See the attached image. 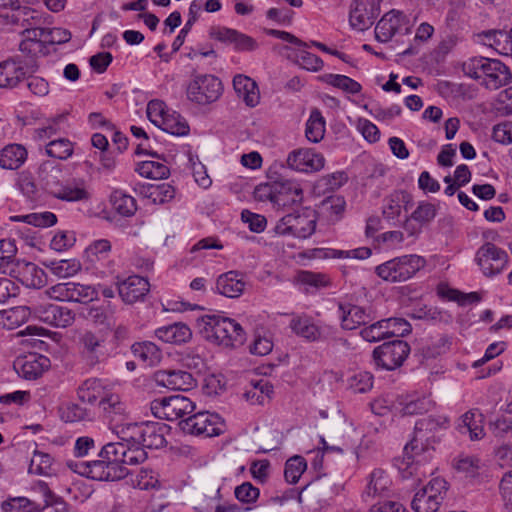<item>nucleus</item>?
<instances>
[{
    "mask_svg": "<svg viewBox=\"0 0 512 512\" xmlns=\"http://www.w3.org/2000/svg\"><path fill=\"white\" fill-rule=\"evenodd\" d=\"M80 343L83 346V355L91 366L106 361L114 354V348L110 347L106 338L101 334L87 331L81 336Z\"/></svg>",
    "mask_w": 512,
    "mask_h": 512,
    "instance_id": "obj_15",
    "label": "nucleus"
},
{
    "mask_svg": "<svg viewBox=\"0 0 512 512\" xmlns=\"http://www.w3.org/2000/svg\"><path fill=\"white\" fill-rule=\"evenodd\" d=\"M288 166L300 172H316L324 167V156L312 148H299L291 151L287 157Z\"/></svg>",
    "mask_w": 512,
    "mask_h": 512,
    "instance_id": "obj_18",
    "label": "nucleus"
},
{
    "mask_svg": "<svg viewBox=\"0 0 512 512\" xmlns=\"http://www.w3.org/2000/svg\"><path fill=\"white\" fill-rule=\"evenodd\" d=\"M426 260L419 255L410 254L393 258L375 268V273L385 281L403 282L424 268Z\"/></svg>",
    "mask_w": 512,
    "mask_h": 512,
    "instance_id": "obj_6",
    "label": "nucleus"
},
{
    "mask_svg": "<svg viewBox=\"0 0 512 512\" xmlns=\"http://www.w3.org/2000/svg\"><path fill=\"white\" fill-rule=\"evenodd\" d=\"M245 285L243 274L232 270L218 276L215 291L228 298H238L243 294Z\"/></svg>",
    "mask_w": 512,
    "mask_h": 512,
    "instance_id": "obj_29",
    "label": "nucleus"
},
{
    "mask_svg": "<svg viewBox=\"0 0 512 512\" xmlns=\"http://www.w3.org/2000/svg\"><path fill=\"white\" fill-rule=\"evenodd\" d=\"M202 9V4L198 0H194L191 2L188 13V20L186 21L184 27L180 30L179 34L176 36L172 43V51L177 52L180 47L183 45L185 38L191 27L198 19V14Z\"/></svg>",
    "mask_w": 512,
    "mask_h": 512,
    "instance_id": "obj_46",
    "label": "nucleus"
},
{
    "mask_svg": "<svg viewBox=\"0 0 512 512\" xmlns=\"http://www.w3.org/2000/svg\"><path fill=\"white\" fill-rule=\"evenodd\" d=\"M465 75L473 79H482L481 84L490 90H497L512 80L510 69L498 59L477 56L462 64Z\"/></svg>",
    "mask_w": 512,
    "mask_h": 512,
    "instance_id": "obj_3",
    "label": "nucleus"
},
{
    "mask_svg": "<svg viewBox=\"0 0 512 512\" xmlns=\"http://www.w3.org/2000/svg\"><path fill=\"white\" fill-rule=\"evenodd\" d=\"M12 273L19 282L29 288L40 289L47 284L45 271L32 262L17 260Z\"/></svg>",
    "mask_w": 512,
    "mask_h": 512,
    "instance_id": "obj_25",
    "label": "nucleus"
},
{
    "mask_svg": "<svg viewBox=\"0 0 512 512\" xmlns=\"http://www.w3.org/2000/svg\"><path fill=\"white\" fill-rule=\"evenodd\" d=\"M37 69L36 62L23 60L20 55L0 62V88L16 87L25 78L26 73H34Z\"/></svg>",
    "mask_w": 512,
    "mask_h": 512,
    "instance_id": "obj_12",
    "label": "nucleus"
},
{
    "mask_svg": "<svg viewBox=\"0 0 512 512\" xmlns=\"http://www.w3.org/2000/svg\"><path fill=\"white\" fill-rule=\"evenodd\" d=\"M298 279L302 284L317 289L327 287L330 284V280L326 274L311 271L300 272Z\"/></svg>",
    "mask_w": 512,
    "mask_h": 512,
    "instance_id": "obj_61",
    "label": "nucleus"
},
{
    "mask_svg": "<svg viewBox=\"0 0 512 512\" xmlns=\"http://www.w3.org/2000/svg\"><path fill=\"white\" fill-rule=\"evenodd\" d=\"M508 259L507 252L491 242L481 245L475 255V261L487 277L500 274L506 267Z\"/></svg>",
    "mask_w": 512,
    "mask_h": 512,
    "instance_id": "obj_14",
    "label": "nucleus"
},
{
    "mask_svg": "<svg viewBox=\"0 0 512 512\" xmlns=\"http://www.w3.org/2000/svg\"><path fill=\"white\" fill-rule=\"evenodd\" d=\"M116 285L119 296L126 304L142 301L150 289L148 280L138 275H131L123 280L117 277Z\"/></svg>",
    "mask_w": 512,
    "mask_h": 512,
    "instance_id": "obj_21",
    "label": "nucleus"
},
{
    "mask_svg": "<svg viewBox=\"0 0 512 512\" xmlns=\"http://www.w3.org/2000/svg\"><path fill=\"white\" fill-rule=\"evenodd\" d=\"M3 509L5 512H41L43 506L25 497H18L11 499L9 502H4Z\"/></svg>",
    "mask_w": 512,
    "mask_h": 512,
    "instance_id": "obj_55",
    "label": "nucleus"
},
{
    "mask_svg": "<svg viewBox=\"0 0 512 512\" xmlns=\"http://www.w3.org/2000/svg\"><path fill=\"white\" fill-rule=\"evenodd\" d=\"M484 36L488 44L498 53L510 56V53H512V35L510 34V30H490L485 32Z\"/></svg>",
    "mask_w": 512,
    "mask_h": 512,
    "instance_id": "obj_40",
    "label": "nucleus"
},
{
    "mask_svg": "<svg viewBox=\"0 0 512 512\" xmlns=\"http://www.w3.org/2000/svg\"><path fill=\"white\" fill-rule=\"evenodd\" d=\"M222 426L221 417L208 411L190 414L179 422V427L185 434L204 437L218 436L222 433Z\"/></svg>",
    "mask_w": 512,
    "mask_h": 512,
    "instance_id": "obj_10",
    "label": "nucleus"
},
{
    "mask_svg": "<svg viewBox=\"0 0 512 512\" xmlns=\"http://www.w3.org/2000/svg\"><path fill=\"white\" fill-rule=\"evenodd\" d=\"M402 405L401 412L403 415H417L431 411L435 402L428 395L409 396L400 402Z\"/></svg>",
    "mask_w": 512,
    "mask_h": 512,
    "instance_id": "obj_36",
    "label": "nucleus"
},
{
    "mask_svg": "<svg viewBox=\"0 0 512 512\" xmlns=\"http://www.w3.org/2000/svg\"><path fill=\"white\" fill-rule=\"evenodd\" d=\"M49 166H51L49 163H44L39 169V177L48 194L67 202L86 201L90 198V193L83 184L61 183L59 181L61 171L56 167H51L48 171Z\"/></svg>",
    "mask_w": 512,
    "mask_h": 512,
    "instance_id": "obj_5",
    "label": "nucleus"
},
{
    "mask_svg": "<svg viewBox=\"0 0 512 512\" xmlns=\"http://www.w3.org/2000/svg\"><path fill=\"white\" fill-rule=\"evenodd\" d=\"M448 423V419L443 416H428L419 419L415 424L414 437L404 447V460L406 469H410L409 474L416 473V468H413L414 462L419 463L427 460L425 456L427 453L431 457L430 450H434V438L429 433L443 427Z\"/></svg>",
    "mask_w": 512,
    "mask_h": 512,
    "instance_id": "obj_1",
    "label": "nucleus"
},
{
    "mask_svg": "<svg viewBox=\"0 0 512 512\" xmlns=\"http://www.w3.org/2000/svg\"><path fill=\"white\" fill-rule=\"evenodd\" d=\"M98 457L106 460L118 475L125 478L129 473L128 466H135L147 459V453L139 446L127 443L109 442L101 447Z\"/></svg>",
    "mask_w": 512,
    "mask_h": 512,
    "instance_id": "obj_4",
    "label": "nucleus"
},
{
    "mask_svg": "<svg viewBox=\"0 0 512 512\" xmlns=\"http://www.w3.org/2000/svg\"><path fill=\"white\" fill-rule=\"evenodd\" d=\"M50 366V360L43 355L30 353L19 356L13 363L15 372L26 380H35Z\"/></svg>",
    "mask_w": 512,
    "mask_h": 512,
    "instance_id": "obj_22",
    "label": "nucleus"
},
{
    "mask_svg": "<svg viewBox=\"0 0 512 512\" xmlns=\"http://www.w3.org/2000/svg\"><path fill=\"white\" fill-rule=\"evenodd\" d=\"M61 418L65 422L92 421L94 415L90 409L76 403H68L61 410Z\"/></svg>",
    "mask_w": 512,
    "mask_h": 512,
    "instance_id": "obj_51",
    "label": "nucleus"
},
{
    "mask_svg": "<svg viewBox=\"0 0 512 512\" xmlns=\"http://www.w3.org/2000/svg\"><path fill=\"white\" fill-rule=\"evenodd\" d=\"M159 128L174 136H185L190 131L186 119L177 112L168 113Z\"/></svg>",
    "mask_w": 512,
    "mask_h": 512,
    "instance_id": "obj_43",
    "label": "nucleus"
},
{
    "mask_svg": "<svg viewBox=\"0 0 512 512\" xmlns=\"http://www.w3.org/2000/svg\"><path fill=\"white\" fill-rule=\"evenodd\" d=\"M73 470L82 476L97 481H117L123 479L121 475H118L117 470L112 469L110 464L103 458L75 464Z\"/></svg>",
    "mask_w": 512,
    "mask_h": 512,
    "instance_id": "obj_26",
    "label": "nucleus"
},
{
    "mask_svg": "<svg viewBox=\"0 0 512 512\" xmlns=\"http://www.w3.org/2000/svg\"><path fill=\"white\" fill-rule=\"evenodd\" d=\"M408 23L407 15L398 10H391L376 24L375 37L380 42H388L395 34L402 30L403 25Z\"/></svg>",
    "mask_w": 512,
    "mask_h": 512,
    "instance_id": "obj_28",
    "label": "nucleus"
},
{
    "mask_svg": "<svg viewBox=\"0 0 512 512\" xmlns=\"http://www.w3.org/2000/svg\"><path fill=\"white\" fill-rule=\"evenodd\" d=\"M147 117L157 127L161 124V120H164L168 111H166V105L163 101L154 99L151 100L147 105Z\"/></svg>",
    "mask_w": 512,
    "mask_h": 512,
    "instance_id": "obj_62",
    "label": "nucleus"
},
{
    "mask_svg": "<svg viewBox=\"0 0 512 512\" xmlns=\"http://www.w3.org/2000/svg\"><path fill=\"white\" fill-rule=\"evenodd\" d=\"M410 353V346L403 340L385 342L373 350V359L377 366L394 370L400 367Z\"/></svg>",
    "mask_w": 512,
    "mask_h": 512,
    "instance_id": "obj_13",
    "label": "nucleus"
},
{
    "mask_svg": "<svg viewBox=\"0 0 512 512\" xmlns=\"http://www.w3.org/2000/svg\"><path fill=\"white\" fill-rule=\"evenodd\" d=\"M291 330L298 336L309 341H317L322 336V329L308 316L294 317L289 324Z\"/></svg>",
    "mask_w": 512,
    "mask_h": 512,
    "instance_id": "obj_34",
    "label": "nucleus"
},
{
    "mask_svg": "<svg viewBox=\"0 0 512 512\" xmlns=\"http://www.w3.org/2000/svg\"><path fill=\"white\" fill-rule=\"evenodd\" d=\"M69 302L86 304L98 297L97 290L91 285L70 282Z\"/></svg>",
    "mask_w": 512,
    "mask_h": 512,
    "instance_id": "obj_50",
    "label": "nucleus"
},
{
    "mask_svg": "<svg viewBox=\"0 0 512 512\" xmlns=\"http://www.w3.org/2000/svg\"><path fill=\"white\" fill-rule=\"evenodd\" d=\"M145 196L155 204H164L175 197V188L169 183L149 185L145 188Z\"/></svg>",
    "mask_w": 512,
    "mask_h": 512,
    "instance_id": "obj_47",
    "label": "nucleus"
},
{
    "mask_svg": "<svg viewBox=\"0 0 512 512\" xmlns=\"http://www.w3.org/2000/svg\"><path fill=\"white\" fill-rule=\"evenodd\" d=\"M99 408L103 416L110 422L120 421L124 415L126 407L117 394H108L99 401Z\"/></svg>",
    "mask_w": 512,
    "mask_h": 512,
    "instance_id": "obj_37",
    "label": "nucleus"
},
{
    "mask_svg": "<svg viewBox=\"0 0 512 512\" xmlns=\"http://www.w3.org/2000/svg\"><path fill=\"white\" fill-rule=\"evenodd\" d=\"M136 171L143 177L150 179H165L169 176L168 166L159 161L147 160L138 164Z\"/></svg>",
    "mask_w": 512,
    "mask_h": 512,
    "instance_id": "obj_45",
    "label": "nucleus"
},
{
    "mask_svg": "<svg viewBox=\"0 0 512 512\" xmlns=\"http://www.w3.org/2000/svg\"><path fill=\"white\" fill-rule=\"evenodd\" d=\"M234 494L240 502L250 504L258 499L260 491L250 482H244L235 488Z\"/></svg>",
    "mask_w": 512,
    "mask_h": 512,
    "instance_id": "obj_64",
    "label": "nucleus"
},
{
    "mask_svg": "<svg viewBox=\"0 0 512 512\" xmlns=\"http://www.w3.org/2000/svg\"><path fill=\"white\" fill-rule=\"evenodd\" d=\"M383 322L384 319L374 323H369L360 331V336L368 342H377L388 338L387 333H385L386 327Z\"/></svg>",
    "mask_w": 512,
    "mask_h": 512,
    "instance_id": "obj_58",
    "label": "nucleus"
},
{
    "mask_svg": "<svg viewBox=\"0 0 512 512\" xmlns=\"http://www.w3.org/2000/svg\"><path fill=\"white\" fill-rule=\"evenodd\" d=\"M320 79L324 83L349 94H358L362 90L360 83L346 75L329 73L321 76Z\"/></svg>",
    "mask_w": 512,
    "mask_h": 512,
    "instance_id": "obj_42",
    "label": "nucleus"
},
{
    "mask_svg": "<svg viewBox=\"0 0 512 512\" xmlns=\"http://www.w3.org/2000/svg\"><path fill=\"white\" fill-rule=\"evenodd\" d=\"M447 490V482L444 479L433 478L416 492L411 502V508L415 512H437Z\"/></svg>",
    "mask_w": 512,
    "mask_h": 512,
    "instance_id": "obj_11",
    "label": "nucleus"
},
{
    "mask_svg": "<svg viewBox=\"0 0 512 512\" xmlns=\"http://www.w3.org/2000/svg\"><path fill=\"white\" fill-rule=\"evenodd\" d=\"M37 313L43 322L55 327H67L74 321L72 310L56 304L40 306L37 309Z\"/></svg>",
    "mask_w": 512,
    "mask_h": 512,
    "instance_id": "obj_30",
    "label": "nucleus"
},
{
    "mask_svg": "<svg viewBox=\"0 0 512 512\" xmlns=\"http://www.w3.org/2000/svg\"><path fill=\"white\" fill-rule=\"evenodd\" d=\"M273 179L276 205L285 207L302 202L303 189L297 181L288 179L282 175H278Z\"/></svg>",
    "mask_w": 512,
    "mask_h": 512,
    "instance_id": "obj_23",
    "label": "nucleus"
},
{
    "mask_svg": "<svg viewBox=\"0 0 512 512\" xmlns=\"http://www.w3.org/2000/svg\"><path fill=\"white\" fill-rule=\"evenodd\" d=\"M295 61L302 68L313 72L321 70L324 64L320 57L306 51L305 49H300L296 52Z\"/></svg>",
    "mask_w": 512,
    "mask_h": 512,
    "instance_id": "obj_57",
    "label": "nucleus"
},
{
    "mask_svg": "<svg viewBox=\"0 0 512 512\" xmlns=\"http://www.w3.org/2000/svg\"><path fill=\"white\" fill-rule=\"evenodd\" d=\"M27 151L19 144H10L0 151V167L4 169H17L26 160Z\"/></svg>",
    "mask_w": 512,
    "mask_h": 512,
    "instance_id": "obj_35",
    "label": "nucleus"
},
{
    "mask_svg": "<svg viewBox=\"0 0 512 512\" xmlns=\"http://www.w3.org/2000/svg\"><path fill=\"white\" fill-rule=\"evenodd\" d=\"M135 357L148 366L158 364L162 358L160 349L152 342L135 343L131 346Z\"/></svg>",
    "mask_w": 512,
    "mask_h": 512,
    "instance_id": "obj_39",
    "label": "nucleus"
},
{
    "mask_svg": "<svg viewBox=\"0 0 512 512\" xmlns=\"http://www.w3.org/2000/svg\"><path fill=\"white\" fill-rule=\"evenodd\" d=\"M388 338L390 337H404L408 335L412 327L408 321L403 318H386L384 322Z\"/></svg>",
    "mask_w": 512,
    "mask_h": 512,
    "instance_id": "obj_56",
    "label": "nucleus"
},
{
    "mask_svg": "<svg viewBox=\"0 0 512 512\" xmlns=\"http://www.w3.org/2000/svg\"><path fill=\"white\" fill-rule=\"evenodd\" d=\"M209 36L222 43L233 44L234 49L238 52H250L258 48L257 41L235 29L212 26L209 30Z\"/></svg>",
    "mask_w": 512,
    "mask_h": 512,
    "instance_id": "obj_19",
    "label": "nucleus"
},
{
    "mask_svg": "<svg viewBox=\"0 0 512 512\" xmlns=\"http://www.w3.org/2000/svg\"><path fill=\"white\" fill-rule=\"evenodd\" d=\"M29 473L49 476L53 473L52 457L49 454L35 452L29 465Z\"/></svg>",
    "mask_w": 512,
    "mask_h": 512,
    "instance_id": "obj_53",
    "label": "nucleus"
},
{
    "mask_svg": "<svg viewBox=\"0 0 512 512\" xmlns=\"http://www.w3.org/2000/svg\"><path fill=\"white\" fill-rule=\"evenodd\" d=\"M195 408L193 401L180 394L155 399L151 402L152 413L157 418L168 421L185 419L194 412Z\"/></svg>",
    "mask_w": 512,
    "mask_h": 512,
    "instance_id": "obj_9",
    "label": "nucleus"
},
{
    "mask_svg": "<svg viewBox=\"0 0 512 512\" xmlns=\"http://www.w3.org/2000/svg\"><path fill=\"white\" fill-rule=\"evenodd\" d=\"M25 16L24 21L27 22L28 27L22 32L23 40L32 42L45 43L47 28H41L39 25L42 23L40 14L28 7L20 9Z\"/></svg>",
    "mask_w": 512,
    "mask_h": 512,
    "instance_id": "obj_33",
    "label": "nucleus"
},
{
    "mask_svg": "<svg viewBox=\"0 0 512 512\" xmlns=\"http://www.w3.org/2000/svg\"><path fill=\"white\" fill-rule=\"evenodd\" d=\"M153 377L158 386L171 390L188 391L196 386L192 374L180 369L158 370Z\"/></svg>",
    "mask_w": 512,
    "mask_h": 512,
    "instance_id": "obj_24",
    "label": "nucleus"
},
{
    "mask_svg": "<svg viewBox=\"0 0 512 512\" xmlns=\"http://www.w3.org/2000/svg\"><path fill=\"white\" fill-rule=\"evenodd\" d=\"M325 134V119L318 109L311 111L310 117L306 123V138L313 143L321 141Z\"/></svg>",
    "mask_w": 512,
    "mask_h": 512,
    "instance_id": "obj_44",
    "label": "nucleus"
},
{
    "mask_svg": "<svg viewBox=\"0 0 512 512\" xmlns=\"http://www.w3.org/2000/svg\"><path fill=\"white\" fill-rule=\"evenodd\" d=\"M111 203L118 214L126 217L133 215L137 209L135 199L119 190L112 193Z\"/></svg>",
    "mask_w": 512,
    "mask_h": 512,
    "instance_id": "obj_49",
    "label": "nucleus"
},
{
    "mask_svg": "<svg viewBox=\"0 0 512 512\" xmlns=\"http://www.w3.org/2000/svg\"><path fill=\"white\" fill-rule=\"evenodd\" d=\"M223 85L219 78L211 74H195L186 90L187 98L198 105H208L219 99Z\"/></svg>",
    "mask_w": 512,
    "mask_h": 512,
    "instance_id": "obj_8",
    "label": "nucleus"
},
{
    "mask_svg": "<svg viewBox=\"0 0 512 512\" xmlns=\"http://www.w3.org/2000/svg\"><path fill=\"white\" fill-rule=\"evenodd\" d=\"M367 479V485L362 493L364 501L369 502L390 496L392 481L386 471L380 468L374 469Z\"/></svg>",
    "mask_w": 512,
    "mask_h": 512,
    "instance_id": "obj_27",
    "label": "nucleus"
},
{
    "mask_svg": "<svg viewBox=\"0 0 512 512\" xmlns=\"http://www.w3.org/2000/svg\"><path fill=\"white\" fill-rule=\"evenodd\" d=\"M43 264L57 277L67 278L81 270V263L76 259L50 260Z\"/></svg>",
    "mask_w": 512,
    "mask_h": 512,
    "instance_id": "obj_41",
    "label": "nucleus"
},
{
    "mask_svg": "<svg viewBox=\"0 0 512 512\" xmlns=\"http://www.w3.org/2000/svg\"><path fill=\"white\" fill-rule=\"evenodd\" d=\"M409 201L410 196L404 192L391 196L383 207V215L387 219L396 218L401 213V202L408 204Z\"/></svg>",
    "mask_w": 512,
    "mask_h": 512,
    "instance_id": "obj_59",
    "label": "nucleus"
},
{
    "mask_svg": "<svg viewBox=\"0 0 512 512\" xmlns=\"http://www.w3.org/2000/svg\"><path fill=\"white\" fill-rule=\"evenodd\" d=\"M48 156L60 160L67 159L73 153L72 143L65 138L50 141L46 146Z\"/></svg>",
    "mask_w": 512,
    "mask_h": 512,
    "instance_id": "obj_54",
    "label": "nucleus"
},
{
    "mask_svg": "<svg viewBox=\"0 0 512 512\" xmlns=\"http://www.w3.org/2000/svg\"><path fill=\"white\" fill-rule=\"evenodd\" d=\"M341 327L345 330H354L360 326H366L375 320L371 308L358 306L352 303L338 304Z\"/></svg>",
    "mask_w": 512,
    "mask_h": 512,
    "instance_id": "obj_17",
    "label": "nucleus"
},
{
    "mask_svg": "<svg viewBox=\"0 0 512 512\" xmlns=\"http://www.w3.org/2000/svg\"><path fill=\"white\" fill-rule=\"evenodd\" d=\"M170 427L162 422L147 421L140 423L138 446L148 449H160L167 444L166 435Z\"/></svg>",
    "mask_w": 512,
    "mask_h": 512,
    "instance_id": "obj_20",
    "label": "nucleus"
},
{
    "mask_svg": "<svg viewBox=\"0 0 512 512\" xmlns=\"http://www.w3.org/2000/svg\"><path fill=\"white\" fill-rule=\"evenodd\" d=\"M306 468L307 462L302 456L295 455L289 458L285 463V480L290 484L297 483Z\"/></svg>",
    "mask_w": 512,
    "mask_h": 512,
    "instance_id": "obj_52",
    "label": "nucleus"
},
{
    "mask_svg": "<svg viewBox=\"0 0 512 512\" xmlns=\"http://www.w3.org/2000/svg\"><path fill=\"white\" fill-rule=\"evenodd\" d=\"M349 388L355 393H365L373 386V375L369 372H359L348 380Z\"/></svg>",
    "mask_w": 512,
    "mask_h": 512,
    "instance_id": "obj_60",
    "label": "nucleus"
},
{
    "mask_svg": "<svg viewBox=\"0 0 512 512\" xmlns=\"http://www.w3.org/2000/svg\"><path fill=\"white\" fill-rule=\"evenodd\" d=\"M380 0H353L349 13L350 26L358 31L369 29L379 15Z\"/></svg>",
    "mask_w": 512,
    "mask_h": 512,
    "instance_id": "obj_16",
    "label": "nucleus"
},
{
    "mask_svg": "<svg viewBox=\"0 0 512 512\" xmlns=\"http://www.w3.org/2000/svg\"><path fill=\"white\" fill-rule=\"evenodd\" d=\"M233 87L238 97L249 107H255L260 100L259 89L256 82L243 74L235 75Z\"/></svg>",
    "mask_w": 512,
    "mask_h": 512,
    "instance_id": "obj_32",
    "label": "nucleus"
},
{
    "mask_svg": "<svg viewBox=\"0 0 512 512\" xmlns=\"http://www.w3.org/2000/svg\"><path fill=\"white\" fill-rule=\"evenodd\" d=\"M154 333L159 340L178 345L186 343L192 338L190 327L182 322L159 327Z\"/></svg>",
    "mask_w": 512,
    "mask_h": 512,
    "instance_id": "obj_31",
    "label": "nucleus"
},
{
    "mask_svg": "<svg viewBox=\"0 0 512 512\" xmlns=\"http://www.w3.org/2000/svg\"><path fill=\"white\" fill-rule=\"evenodd\" d=\"M201 335L224 347H236L246 340L243 327L234 319L219 314L204 315L197 320Z\"/></svg>",
    "mask_w": 512,
    "mask_h": 512,
    "instance_id": "obj_2",
    "label": "nucleus"
},
{
    "mask_svg": "<svg viewBox=\"0 0 512 512\" xmlns=\"http://www.w3.org/2000/svg\"><path fill=\"white\" fill-rule=\"evenodd\" d=\"M114 433L121 440V443L130 444V446H138L140 423H116L113 426Z\"/></svg>",
    "mask_w": 512,
    "mask_h": 512,
    "instance_id": "obj_48",
    "label": "nucleus"
},
{
    "mask_svg": "<svg viewBox=\"0 0 512 512\" xmlns=\"http://www.w3.org/2000/svg\"><path fill=\"white\" fill-rule=\"evenodd\" d=\"M104 386L98 378H89L77 388V396L81 402L94 404L99 398L104 397Z\"/></svg>",
    "mask_w": 512,
    "mask_h": 512,
    "instance_id": "obj_38",
    "label": "nucleus"
},
{
    "mask_svg": "<svg viewBox=\"0 0 512 512\" xmlns=\"http://www.w3.org/2000/svg\"><path fill=\"white\" fill-rule=\"evenodd\" d=\"M23 220L35 227H50L56 224L57 217L54 213L46 211L42 213H31L23 216Z\"/></svg>",
    "mask_w": 512,
    "mask_h": 512,
    "instance_id": "obj_63",
    "label": "nucleus"
},
{
    "mask_svg": "<svg viewBox=\"0 0 512 512\" xmlns=\"http://www.w3.org/2000/svg\"><path fill=\"white\" fill-rule=\"evenodd\" d=\"M315 228L314 211L306 208L283 216L277 222L274 230L279 235H292L296 238L306 239L315 232Z\"/></svg>",
    "mask_w": 512,
    "mask_h": 512,
    "instance_id": "obj_7",
    "label": "nucleus"
}]
</instances>
